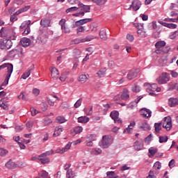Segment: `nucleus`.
<instances>
[{
  "label": "nucleus",
  "instance_id": "obj_1",
  "mask_svg": "<svg viewBox=\"0 0 178 178\" xmlns=\"http://www.w3.org/2000/svg\"><path fill=\"white\" fill-rule=\"evenodd\" d=\"M39 36L36 38V43L40 45H44L47 44V41L49 37V33H48V29L40 28L38 31Z\"/></svg>",
  "mask_w": 178,
  "mask_h": 178
},
{
  "label": "nucleus",
  "instance_id": "obj_2",
  "mask_svg": "<svg viewBox=\"0 0 178 178\" xmlns=\"http://www.w3.org/2000/svg\"><path fill=\"white\" fill-rule=\"evenodd\" d=\"M5 67H7V74L4 81L1 84L2 86H8V84H9V79H10V76H12V73H13V65L10 63L3 64L0 65V70L5 69Z\"/></svg>",
  "mask_w": 178,
  "mask_h": 178
},
{
  "label": "nucleus",
  "instance_id": "obj_3",
  "mask_svg": "<svg viewBox=\"0 0 178 178\" xmlns=\"http://www.w3.org/2000/svg\"><path fill=\"white\" fill-rule=\"evenodd\" d=\"M0 36L1 37H6L7 38H9L11 41V40H16V33L13 32V30L12 29H7L6 28H2L0 30Z\"/></svg>",
  "mask_w": 178,
  "mask_h": 178
},
{
  "label": "nucleus",
  "instance_id": "obj_4",
  "mask_svg": "<svg viewBox=\"0 0 178 178\" xmlns=\"http://www.w3.org/2000/svg\"><path fill=\"white\" fill-rule=\"evenodd\" d=\"M113 143V138L109 136H103L102 141L100 144L102 148H108Z\"/></svg>",
  "mask_w": 178,
  "mask_h": 178
},
{
  "label": "nucleus",
  "instance_id": "obj_5",
  "mask_svg": "<svg viewBox=\"0 0 178 178\" xmlns=\"http://www.w3.org/2000/svg\"><path fill=\"white\" fill-rule=\"evenodd\" d=\"M169 74L164 72L156 79V81L159 84H166L169 81Z\"/></svg>",
  "mask_w": 178,
  "mask_h": 178
},
{
  "label": "nucleus",
  "instance_id": "obj_6",
  "mask_svg": "<svg viewBox=\"0 0 178 178\" xmlns=\"http://www.w3.org/2000/svg\"><path fill=\"white\" fill-rule=\"evenodd\" d=\"M93 35H88L85 38H78L72 40V44H80V42H87L88 41H91V40H94Z\"/></svg>",
  "mask_w": 178,
  "mask_h": 178
},
{
  "label": "nucleus",
  "instance_id": "obj_7",
  "mask_svg": "<svg viewBox=\"0 0 178 178\" xmlns=\"http://www.w3.org/2000/svg\"><path fill=\"white\" fill-rule=\"evenodd\" d=\"M110 117L113 120H114V123H119L122 124L123 121H122V119L119 118V111H113L111 113Z\"/></svg>",
  "mask_w": 178,
  "mask_h": 178
},
{
  "label": "nucleus",
  "instance_id": "obj_8",
  "mask_svg": "<svg viewBox=\"0 0 178 178\" xmlns=\"http://www.w3.org/2000/svg\"><path fill=\"white\" fill-rule=\"evenodd\" d=\"M163 127L167 130V131H170L172 129V119L170 117H165L164 118V123L163 124Z\"/></svg>",
  "mask_w": 178,
  "mask_h": 178
},
{
  "label": "nucleus",
  "instance_id": "obj_9",
  "mask_svg": "<svg viewBox=\"0 0 178 178\" xmlns=\"http://www.w3.org/2000/svg\"><path fill=\"white\" fill-rule=\"evenodd\" d=\"M140 8H141V1H140L139 0H134L129 7V9L132 8L134 12H137V10L140 9Z\"/></svg>",
  "mask_w": 178,
  "mask_h": 178
},
{
  "label": "nucleus",
  "instance_id": "obj_10",
  "mask_svg": "<svg viewBox=\"0 0 178 178\" xmlns=\"http://www.w3.org/2000/svg\"><path fill=\"white\" fill-rule=\"evenodd\" d=\"M166 45V42L163 40L159 41L156 42L155 47L156 48V54H161V49L163 48Z\"/></svg>",
  "mask_w": 178,
  "mask_h": 178
},
{
  "label": "nucleus",
  "instance_id": "obj_11",
  "mask_svg": "<svg viewBox=\"0 0 178 178\" xmlns=\"http://www.w3.org/2000/svg\"><path fill=\"white\" fill-rule=\"evenodd\" d=\"M90 22H92V19L91 18L80 19L76 22V27H79L80 26H83V24H86V23H90Z\"/></svg>",
  "mask_w": 178,
  "mask_h": 178
},
{
  "label": "nucleus",
  "instance_id": "obj_12",
  "mask_svg": "<svg viewBox=\"0 0 178 178\" xmlns=\"http://www.w3.org/2000/svg\"><path fill=\"white\" fill-rule=\"evenodd\" d=\"M79 9V12L81 16H84L85 13H88L90 12V6H81V7L78 8Z\"/></svg>",
  "mask_w": 178,
  "mask_h": 178
},
{
  "label": "nucleus",
  "instance_id": "obj_13",
  "mask_svg": "<svg viewBox=\"0 0 178 178\" xmlns=\"http://www.w3.org/2000/svg\"><path fill=\"white\" fill-rule=\"evenodd\" d=\"M137 76H138V72L137 70H131L127 74V79L128 80H133V79H136Z\"/></svg>",
  "mask_w": 178,
  "mask_h": 178
},
{
  "label": "nucleus",
  "instance_id": "obj_14",
  "mask_svg": "<svg viewBox=\"0 0 178 178\" xmlns=\"http://www.w3.org/2000/svg\"><path fill=\"white\" fill-rule=\"evenodd\" d=\"M140 113L144 118H151L152 111L147 108H143L140 111Z\"/></svg>",
  "mask_w": 178,
  "mask_h": 178
},
{
  "label": "nucleus",
  "instance_id": "obj_15",
  "mask_svg": "<svg viewBox=\"0 0 178 178\" xmlns=\"http://www.w3.org/2000/svg\"><path fill=\"white\" fill-rule=\"evenodd\" d=\"M51 77L54 80L59 79V71L56 67H52L51 70Z\"/></svg>",
  "mask_w": 178,
  "mask_h": 178
},
{
  "label": "nucleus",
  "instance_id": "obj_16",
  "mask_svg": "<svg viewBox=\"0 0 178 178\" xmlns=\"http://www.w3.org/2000/svg\"><path fill=\"white\" fill-rule=\"evenodd\" d=\"M21 45H22V47L27 48V47H29L31 42V40H30V38H23L21 40Z\"/></svg>",
  "mask_w": 178,
  "mask_h": 178
},
{
  "label": "nucleus",
  "instance_id": "obj_17",
  "mask_svg": "<svg viewBox=\"0 0 178 178\" xmlns=\"http://www.w3.org/2000/svg\"><path fill=\"white\" fill-rule=\"evenodd\" d=\"M168 105L171 108H174V106H177L178 105V99L177 98L170 97L168 99Z\"/></svg>",
  "mask_w": 178,
  "mask_h": 178
},
{
  "label": "nucleus",
  "instance_id": "obj_18",
  "mask_svg": "<svg viewBox=\"0 0 178 178\" xmlns=\"http://www.w3.org/2000/svg\"><path fill=\"white\" fill-rule=\"evenodd\" d=\"M140 129H143L145 131H149L151 130V127L149 125L147 121H143L140 124Z\"/></svg>",
  "mask_w": 178,
  "mask_h": 178
},
{
  "label": "nucleus",
  "instance_id": "obj_19",
  "mask_svg": "<svg viewBox=\"0 0 178 178\" xmlns=\"http://www.w3.org/2000/svg\"><path fill=\"white\" fill-rule=\"evenodd\" d=\"M6 167H7L8 169H16V168H17V164H16L15 162L12 161V159H10L6 163Z\"/></svg>",
  "mask_w": 178,
  "mask_h": 178
},
{
  "label": "nucleus",
  "instance_id": "obj_20",
  "mask_svg": "<svg viewBox=\"0 0 178 178\" xmlns=\"http://www.w3.org/2000/svg\"><path fill=\"white\" fill-rule=\"evenodd\" d=\"M99 37L102 40H104V41L108 39V35H106V29H102L99 31Z\"/></svg>",
  "mask_w": 178,
  "mask_h": 178
},
{
  "label": "nucleus",
  "instance_id": "obj_21",
  "mask_svg": "<svg viewBox=\"0 0 178 178\" xmlns=\"http://www.w3.org/2000/svg\"><path fill=\"white\" fill-rule=\"evenodd\" d=\"M130 98V95H129V90L124 89L121 94V99H122L124 101H126V99H129Z\"/></svg>",
  "mask_w": 178,
  "mask_h": 178
},
{
  "label": "nucleus",
  "instance_id": "obj_22",
  "mask_svg": "<svg viewBox=\"0 0 178 178\" xmlns=\"http://www.w3.org/2000/svg\"><path fill=\"white\" fill-rule=\"evenodd\" d=\"M90 122V118L87 116H82L78 118V123H88Z\"/></svg>",
  "mask_w": 178,
  "mask_h": 178
},
{
  "label": "nucleus",
  "instance_id": "obj_23",
  "mask_svg": "<svg viewBox=\"0 0 178 178\" xmlns=\"http://www.w3.org/2000/svg\"><path fill=\"white\" fill-rule=\"evenodd\" d=\"M63 131V128L61 126L56 127L55 129V131L54 133V136L58 137V136H60L62 132Z\"/></svg>",
  "mask_w": 178,
  "mask_h": 178
},
{
  "label": "nucleus",
  "instance_id": "obj_24",
  "mask_svg": "<svg viewBox=\"0 0 178 178\" xmlns=\"http://www.w3.org/2000/svg\"><path fill=\"white\" fill-rule=\"evenodd\" d=\"M3 44L6 49H10V48H12V40L5 39L3 40Z\"/></svg>",
  "mask_w": 178,
  "mask_h": 178
},
{
  "label": "nucleus",
  "instance_id": "obj_25",
  "mask_svg": "<svg viewBox=\"0 0 178 178\" xmlns=\"http://www.w3.org/2000/svg\"><path fill=\"white\" fill-rule=\"evenodd\" d=\"M33 70V68H29L26 72H25L21 76V79H23L24 80H26L28 77L30 76V74H31V72Z\"/></svg>",
  "mask_w": 178,
  "mask_h": 178
},
{
  "label": "nucleus",
  "instance_id": "obj_26",
  "mask_svg": "<svg viewBox=\"0 0 178 178\" xmlns=\"http://www.w3.org/2000/svg\"><path fill=\"white\" fill-rule=\"evenodd\" d=\"M31 24V21L29 20V21H25L24 22L21 26H20V29H22V30H24L26 29H29L30 28V24Z\"/></svg>",
  "mask_w": 178,
  "mask_h": 178
},
{
  "label": "nucleus",
  "instance_id": "obj_27",
  "mask_svg": "<svg viewBox=\"0 0 178 178\" xmlns=\"http://www.w3.org/2000/svg\"><path fill=\"white\" fill-rule=\"evenodd\" d=\"M38 160L40 161L41 163H42L43 165L49 163L51 161L47 156L39 157Z\"/></svg>",
  "mask_w": 178,
  "mask_h": 178
},
{
  "label": "nucleus",
  "instance_id": "obj_28",
  "mask_svg": "<svg viewBox=\"0 0 178 178\" xmlns=\"http://www.w3.org/2000/svg\"><path fill=\"white\" fill-rule=\"evenodd\" d=\"M18 54H19V50H17V49H13L9 51L8 56L10 58H15L16 55H17Z\"/></svg>",
  "mask_w": 178,
  "mask_h": 178
},
{
  "label": "nucleus",
  "instance_id": "obj_29",
  "mask_svg": "<svg viewBox=\"0 0 178 178\" xmlns=\"http://www.w3.org/2000/svg\"><path fill=\"white\" fill-rule=\"evenodd\" d=\"M51 24V21L49 19H41L40 25L42 27H48Z\"/></svg>",
  "mask_w": 178,
  "mask_h": 178
},
{
  "label": "nucleus",
  "instance_id": "obj_30",
  "mask_svg": "<svg viewBox=\"0 0 178 178\" xmlns=\"http://www.w3.org/2000/svg\"><path fill=\"white\" fill-rule=\"evenodd\" d=\"M134 147L136 151H141V149L143 148V145L141 143L136 141L134 143Z\"/></svg>",
  "mask_w": 178,
  "mask_h": 178
},
{
  "label": "nucleus",
  "instance_id": "obj_31",
  "mask_svg": "<svg viewBox=\"0 0 178 178\" xmlns=\"http://www.w3.org/2000/svg\"><path fill=\"white\" fill-rule=\"evenodd\" d=\"M0 108H3L4 111H8L9 109V105L5 104V102L1 99L0 100Z\"/></svg>",
  "mask_w": 178,
  "mask_h": 178
},
{
  "label": "nucleus",
  "instance_id": "obj_32",
  "mask_svg": "<svg viewBox=\"0 0 178 178\" xmlns=\"http://www.w3.org/2000/svg\"><path fill=\"white\" fill-rule=\"evenodd\" d=\"M138 35L141 38H145V37H147V32L144 29L138 30Z\"/></svg>",
  "mask_w": 178,
  "mask_h": 178
},
{
  "label": "nucleus",
  "instance_id": "obj_33",
  "mask_svg": "<svg viewBox=\"0 0 178 178\" xmlns=\"http://www.w3.org/2000/svg\"><path fill=\"white\" fill-rule=\"evenodd\" d=\"M54 154V149H51L50 151H47L40 155L38 156V158H42L44 156H49V155H52Z\"/></svg>",
  "mask_w": 178,
  "mask_h": 178
},
{
  "label": "nucleus",
  "instance_id": "obj_34",
  "mask_svg": "<svg viewBox=\"0 0 178 178\" xmlns=\"http://www.w3.org/2000/svg\"><path fill=\"white\" fill-rule=\"evenodd\" d=\"M162 123H155L154 124V129H155V131L156 133H159V131H161V130H162Z\"/></svg>",
  "mask_w": 178,
  "mask_h": 178
},
{
  "label": "nucleus",
  "instance_id": "obj_35",
  "mask_svg": "<svg viewBox=\"0 0 178 178\" xmlns=\"http://www.w3.org/2000/svg\"><path fill=\"white\" fill-rule=\"evenodd\" d=\"M56 120H57V122H58V123H60V124H62V123H66V122H67V120H66V118H65V117H63V116H58L56 118Z\"/></svg>",
  "mask_w": 178,
  "mask_h": 178
},
{
  "label": "nucleus",
  "instance_id": "obj_36",
  "mask_svg": "<svg viewBox=\"0 0 178 178\" xmlns=\"http://www.w3.org/2000/svg\"><path fill=\"white\" fill-rule=\"evenodd\" d=\"M78 80L79 81H81V83H86L87 81V75L86 74L80 75Z\"/></svg>",
  "mask_w": 178,
  "mask_h": 178
},
{
  "label": "nucleus",
  "instance_id": "obj_37",
  "mask_svg": "<svg viewBox=\"0 0 178 178\" xmlns=\"http://www.w3.org/2000/svg\"><path fill=\"white\" fill-rule=\"evenodd\" d=\"M97 74L99 76V77H104L105 74H106V70L102 69L97 73Z\"/></svg>",
  "mask_w": 178,
  "mask_h": 178
},
{
  "label": "nucleus",
  "instance_id": "obj_38",
  "mask_svg": "<svg viewBox=\"0 0 178 178\" xmlns=\"http://www.w3.org/2000/svg\"><path fill=\"white\" fill-rule=\"evenodd\" d=\"M74 130V133H75V134H80V133H81V131H83V127H75L73 128Z\"/></svg>",
  "mask_w": 178,
  "mask_h": 178
},
{
  "label": "nucleus",
  "instance_id": "obj_39",
  "mask_svg": "<svg viewBox=\"0 0 178 178\" xmlns=\"http://www.w3.org/2000/svg\"><path fill=\"white\" fill-rule=\"evenodd\" d=\"M161 168H162V164L161 163V162L156 161L154 164L153 169H154L155 170H158L161 169Z\"/></svg>",
  "mask_w": 178,
  "mask_h": 178
},
{
  "label": "nucleus",
  "instance_id": "obj_40",
  "mask_svg": "<svg viewBox=\"0 0 178 178\" xmlns=\"http://www.w3.org/2000/svg\"><path fill=\"white\" fill-rule=\"evenodd\" d=\"M66 176L67 178L74 177V174L73 173V170H72V169L67 170Z\"/></svg>",
  "mask_w": 178,
  "mask_h": 178
},
{
  "label": "nucleus",
  "instance_id": "obj_41",
  "mask_svg": "<svg viewBox=\"0 0 178 178\" xmlns=\"http://www.w3.org/2000/svg\"><path fill=\"white\" fill-rule=\"evenodd\" d=\"M106 175L108 177H111V178H118V177H119V176L115 175V172L113 171H108L106 172Z\"/></svg>",
  "mask_w": 178,
  "mask_h": 178
},
{
  "label": "nucleus",
  "instance_id": "obj_42",
  "mask_svg": "<svg viewBox=\"0 0 178 178\" xmlns=\"http://www.w3.org/2000/svg\"><path fill=\"white\" fill-rule=\"evenodd\" d=\"M8 152H9L6 149L0 147V156H6Z\"/></svg>",
  "mask_w": 178,
  "mask_h": 178
},
{
  "label": "nucleus",
  "instance_id": "obj_43",
  "mask_svg": "<svg viewBox=\"0 0 178 178\" xmlns=\"http://www.w3.org/2000/svg\"><path fill=\"white\" fill-rule=\"evenodd\" d=\"M34 125V122L33 121H29L26 122V128L28 131H31V127Z\"/></svg>",
  "mask_w": 178,
  "mask_h": 178
},
{
  "label": "nucleus",
  "instance_id": "obj_44",
  "mask_svg": "<svg viewBox=\"0 0 178 178\" xmlns=\"http://www.w3.org/2000/svg\"><path fill=\"white\" fill-rule=\"evenodd\" d=\"M136 126V122H132L130 123V124L128 126V128H127V133H130L131 130H133V127Z\"/></svg>",
  "mask_w": 178,
  "mask_h": 178
},
{
  "label": "nucleus",
  "instance_id": "obj_45",
  "mask_svg": "<svg viewBox=\"0 0 178 178\" xmlns=\"http://www.w3.org/2000/svg\"><path fill=\"white\" fill-rule=\"evenodd\" d=\"M82 102H83V99H78L74 105V108H80V106H81Z\"/></svg>",
  "mask_w": 178,
  "mask_h": 178
},
{
  "label": "nucleus",
  "instance_id": "obj_46",
  "mask_svg": "<svg viewBox=\"0 0 178 178\" xmlns=\"http://www.w3.org/2000/svg\"><path fill=\"white\" fill-rule=\"evenodd\" d=\"M107 0H94V3H97L99 6L105 4V2H106Z\"/></svg>",
  "mask_w": 178,
  "mask_h": 178
},
{
  "label": "nucleus",
  "instance_id": "obj_47",
  "mask_svg": "<svg viewBox=\"0 0 178 178\" xmlns=\"http://www.w3.org/2000/svg\"><path fill=\"white\" fill-rule=\"evenodd\" d=\"M88 140H90V141H95V140L97 139V134H91L90 135V136L87 137Z\"/></svg>",
  "mask_w": 178,
  "mask_h": 178
},
{
  "label": "nucleus",
  "instance_id": "obj_48",
  "mask_svg": "<svg viewBox=\"0 0 178 178\" xmlns=\"http://www.w3.org/2000/svg\"><path fill=\"white\" fill-rule=\"evenodd\" d=\"M77 9H79V8H77V7H71L66 10V13H70V12H76V10H77Z\"/></svg>",
  "mask_w": 178,
  "mask_h": 178
},
{
  "label": "nucleus",
  "instance_id": "obj_49",
  "mask_svg": "<svg viewBox=\"0 0 178 178\" xmlns=\"http://www.w3.org/2000/svg\"><path fill=\"white\" fill-rule=\"evenodd\" d=\"M168 141V136H159V143H166Z\"/></svg>",
  "mask_w": 178,
  "mask_h": 178
},
{
  "label": "nucleus",
  "instance_id": "obj_50",
  "mask_svg": "<svg viewBox=\"0 0 178 178\" xmlns=\"http://www.w3.org/2000/svg\"><path fill=\"white\" fill-rule=\"evenodd\" d=\"M175 163H176V161H175V159H172V160L169 162V163H168L169 168H170V169H172V168H175Z\"/></svg>",
  "mask_w": 178,
  "mask_h": 178
},
{
  "label": "nucleus",
  "instance_id": "obj_51",
  "mask_svg": "<svg viewBox=\"0 0 178 178\" xmlns=\"http://www.w3.org/2000/svg\"><path fill=\"white\" fill-rule=\"evenodd\" d=\"M17 15H16V13L11 15V17L10 18V21L12 22V23H14V22H16L17 20Z\"/></svg>",
  "mask_w": 178,
  "mask_h": 178
},
{
  "label": "nucleus",
  "instance_id": "obj_52",
  "mask_svg": "<svg viewBox=\"0 0 178 178\" xmlns=\"http://www.w3.org/2000/svg\"><path fill=\"white\" fill-rule=\"evenodd\" d=\"M165 27H168V29H176V27H177V25L176 24L167 23Z\"/></svg>",
  "mask_w": 178,
  "mask_h": 178
},
{
  "label": "nucleus",
  "instance_id": "obj_53",
  "mask_svg": "<svg viewBox=\"0 0 178 178\" xmlns=\"http://www.w3.org/2000/svg\"><path fill=\"white\" fill-rule=\"evenodd\" d=\"M132 91L134 92H140V91H141V88L138 86H136L135 87L132 88Z\"/></svg>",
  "mask_w": 178,
  "mask_h": 178
},
{
  "label": "nucleus",
  "instance_id": "obj_54",
  "mask_svg": "<svg viewBox=\"0 0 178 178\" xmlns=\"http://www.w3.org/2000/svg\"><path fill=\"white\" fill-rule=\"evenodd\" d=\"M59 24L61 26V29L63 30V27H65V24H66V19H62L60 22H59Z\"/></svg>",
  "mask_w": 178,
  "mask_h": 178
},
{
  "label": "nucleus",
  "instance_id": "obj_55",
  "mask_svg": "<svg viewBox=\"0 0 178 178\" xmlns=\"http://www.w3.org/2000/svg\"><path fill=\"white\" fill-rule=\"evenodd\" d=\"M43 123L44 126H48V124H51V123H52V120L49 118L44 119Z\"/></svg>",
  "mask_w": 178,
  "mask_h": 178
},
{
  "label": "nucleus",
  "instance_id": "obj_56",
  "mask_svg": "<svg viewBox=\"0 0 178 178\" xmlns=\"http://www.w3.org/2000/svg\"><path fill=\"white\" fill-rule=\"evenodd\" d=\"M40 177L41 178H51V177H49V175H48V172H47V171L42 172Z\"/></svg>",
  "mask_w": 178,
  "mask_h": 178
},
{
  "label": "nucleus",
  "instance_id": "obj_57",
  "mask_svg": "<svg viewBox=\"0 0 178 178\" xmlns=\"http://www.w3.org/2000/svg\"><path fill=\"white\" fill-rule=\"evenodd\" d=\"M176 37H178V31H175L172 34L170 35V40H175Z\"/></svg>",
  "mask_w": 178,
  "mask_h": 178
},
{
  "label": "nucleus",
  "instance_id": "obj_58",
  "mask_svg": "<svg viewBox=\"0 0 178 178\" xmlns=\"http://www.w3.org/2000/svg\"><path fill=\"white\" fill-rule=\"evenodd\" d=\"M156 151H157L156 149H154L153 147H151L149 149V152L151 155H152V156H154V155H155Z\"/></svg>",
  "mask_w": 178,
  "mask_h": 178
},
{
  "label": "nucleus",
  "instance_id": "obj_59",
  "mask_svg": "<svg viewBox=\"0 0 178 178\" xmlns=\"http://www.w3.org/2000/svg\"><path fill=\"white\" fill-rule=\"evenodd\" d=\"M31 113L32 115V116H35V115H37V113H38V111L34 108V107H31Z\"/></svg>",
  "mask_w": 178,
  "mask_h": 178
},
{
  "label": "nucleus",
  "instance_id": "obj_60",
  "mask_svg": "<svg viewBox=\"0 0 178 178\" xmlns=\"http://www.w3.org/2000/svg\"><path fill=\"white\" fill-rule=\"evenodd\" d=\"M70 147H72V143H68L65 147H63V149H64V152L69 151Z\"/></svg>",
  "mask_w": 178,
  "mask_h": 178
},
{
  "label": "nucleus",
  "instance_id": "obj_61",
  "mask_svg": "<svg viewBox=\"0 0 178 178\" xmlns=\"http://www.w3.org/2000/svg\"><path fill=\"white\" fill-rule=\"evenodd\" d=\"M136 27L138 30H144V24H136Z\"/></svg>",
  "mask_w": 178,
  "mask_h": 178
},
{
  "label": "nucleus",
  "instance_id": "obj_62",
  "mask_svg": "<svg viewBox=\"0 0 178 178\" xmlns=\"http://www.w3.org/2000/svg\"><path fill=\"white\" fill-rule=\"evenodd\" d=\"M160 66H166V60L162 58L159 60Z\"/></svg>",
  "mask_w": 178,
  "mask_h": 178
},
{
  "label": "nucleus",
  "instance_id": "obj_63",
  "mask_svg": "<svg viewBox=\"0 0 178 178\" xmlns=\"http://www.w3.org/2000/svg\"><path fill=\"white\" fill-rule=\"evenodd\" d=\"M55 152H56V154H65V150L63 149V148H62V149L58 148V149H56Z\"/></svg>",
  "mask_w": 178,
  "mask_h": 178
},
{
  "label": "nucleus",
  "instance_id": "obj_64",
  "mask_svg": "<svg viewBox=\"0 0 178 178\" xmlns=\"http://www.w3.org/2000/svg\"><path fill=\"white\" fill-rule=\"evenodd\" d=\"M30 31H31V30L30 29V27L25 29L24 31L23 32L24 35H27L30 34Z\"/></svg>",
  "mask_w": 178,
  "mask_h": 178
}]
</instances>
